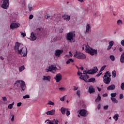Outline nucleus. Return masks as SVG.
<instances>
[{"mask_svg": "<svg viewBox=\"0 0 124 124\" xmlns=\"http://www.w3.org/2000/svg\"><path fill=\"white\" fill-rule=\"evenodd\" d=\"M88 92L89 93H95V89L93 88V86H90L88 89Z\"/></svg>", "mask_w": 124, "mask_h": 124, "instance_id": "14", "label": "nucleus"}, {"mask_svg": "<svg viewBox=\"0 0 124 124\" xmlns=\"http://www.w3.org/2000/svg\"><path fill=\"white\" fill-rule=\"evenodd\" d=\"M90 78V76L88 75V74L82 75L80 77H79V79H81V80H83L84 82L86 83H88L87 79Z\"/></svg>", "mask_w": 124, "mask_h": 124, "instance_id": "7", "label": "nucleus"}, {"mask_svg": "<svg viewBox=\"0 0 124 124\" xmlns=\"http://www.w3.org/2000/svg\"><path fill=\"white\" fill-rule=\"evenodd\" d=\"M51 121L52 122V124H58L59 123V121L56 119H54L53 120H51Z\"/></svg>", "mask_w": 124, "mask_h": 124, "instance_id": "35", "label": "nucleus"}, {"mask_svg": "<svg viewBox=\"0 0 124 124\" xmlns=\"http://www.w3.org/2000/svg\"><path fill=\"white\" fill-rule=\"evenodd\" d=\"M55 80H56V82L57 83H59L60 81L62 79V76L60 73H59L56 75V77H54Z\"/></svg>", "mask_w": 124, "mask_h": 124, "instance_id": "8", "label": "nucleus"}, {"mask_svg": "<svg viewBox=\"0 0 124 124\" xmlns=\"http://www.w3.org/2000/svg\"><path fill=\"white\" fill-rule=\"evenodd\" d=\"M66 116L68 117V116H69V115H70V111H69V110H67L66 111Z\"/></svg>", "mask_w": 124, "mask_h": 124, "instance_id": "46", "label": "nucleus"}, {"mask_svg": "<svg viewBox=\"0 0 124 124\" xmlns=\"http://www.w3.org/2000/svg\"><path fill=\"white\" fill-rule=\"evenodd\" d=\"M91 25H90V24H87L85 33H89V32H91Z\"/></svg>", "mask_w": 124, "mask_h": 124, "instance_id": "18", "label": "nucleus"}, {"mask_svg": "<svg viewBox=\"0 0 124 124\" xmlns=\"http://www.w3.org/2000/svg\"><path fill=\"white\" fill-rule=\"evenodd\" d=\"M19 27H20V24L19 23H15L13 22L10 25L11 29H17V28H19Z\"/></svg>", "mask_w": 124, "mask_h": 124, "instance_id": "11", "label": "nucleus"}, {"mask_svg": "<svg viewBox=\"0 0 124 124\" xmlns=\"http://www.w3.org/2000/svg\"><path fill=\"white\" fill-rule=\"evenodd\" d=\"M57 70V67H55L54 65H51L48 67V69H46V72H49V71H52V70Z\"/></svg>", "mask_w": 124, "mask_h": 124, "instance_id": "13", "label": "nucleus"}, {"mask_svg": "<svg viewBox=\"0 0 124 124\" xmlns=\"http://www.w3.org/2000/svg\"><path fill=\"white\" fill-rule=\"evenodd\" d=\"M102 74V73H99V74L96 75L97 77H99V76H100V75H101V74Z\"/></svg>", "mask_w": 124, "mask_h": 124, "instance_id": "61", "label": "nucleus"}, {"mask_svg": "<svg viewBox=\"0 0 124 124\" xmlns=\"http://www.w3.org/2000/svg\"><path fill=\"white\" fill-rule=\"evenodd\" d=\"M82 74L86 75V74H92V73L91 72V70H85L83 71V72Z\"/></svg>", "mask_w": 124, "mask_h": 124, "instance_id": "27", "label": "nucleus"}, {"mask_svg": "<svg viewBox=\"0 0 124 124\" xmlns=\"http://www.w3.org/2000/svg\"><path fill=\"white\" fill-rule=\"evenodd\" d=\"M50 17H51V16H49V15L45 16V18L46 19H48V18H50Z\"/></svg>", "mask_w": 124, "mask_h": 124, "instance_id": "58", "label": "nucleus"}, {"mask_svg": "<svg viewBox=\"0 0 124 124\" xmlns=\"http://www.w3.org/2000/svg\"><path fill=\"white\" fill-rule=\"evenodd\" d=\"M105 67H106V65H104V66H103L101 68V69H100V70L99 73H100L102 71H103V70H104V69H105Z\"/></svg>", "mask_w": 124, "mask_h": 124, "instance_id": "38", "label": "nucleus"}, {"mask_svg": "<svg viewBox=\"0 0 124 124\" xmlns=\"http://www.w3.org/2000/svg\"><path fill=\"white\" fill-rule=\"evenodd\" d=\"M28 9L29 10V11L31 12V10H32V7H31V5H28Z\"/></svg>", "mask_w": 124, "mask_h": 124, "instance_id": "45", "label": "nucleus"}, {"mask_svg": "<svg viewBox=\"0 0 124 124\" xmlns=\"http://www.w3.org/2000/svg\"><path fill=\"white\" fill-rule=\"evenodd\" d=\"M97 71H98V69L97 66H95L92 70H91V74L93 75L94 73H96Z\"/></svg>", "mask_w": 124, "mask_h": 124, "instance_id": "19", "label": "nucleus"}, {"mask_svg": "<svg viewBox=\"0 0 124 124\" xmlns=\"http://www.w3.org/2000/svg\"><path fill=\"white\" fill-rule=\"evenodd\" d=\"M63 20H66V21H69L70 20V16L64 15L63 16Z\"/></svg>", "mask_w": 124, "mask_h": 124, "instance_id": "23", "label": "nucleus"}, {"mask_svg": "<svg viewBox=\"0 0 124 124\" xmlns=\"http://www.w3.org/2000/svg\"><path fill=\"white\" fill-rule=\"evenodd\" d=\"M33 18V16L32 15H31L29 16L30 20H31Z\"/></svg>", "mask_w": 124, "mask_h": 124, "instance_id": "57", "label": "nucleus"}, {"mask_svg": "<svg viewBox=\"0 0 124 124\" xmlns=\"http://www.w3.org/2000/svg\"><path fill=\"white\" fill-rule=\"evenodd\" d=\"M101 108V104H99L98 105V106H97V109H98V110H99Z\"/></svg>", "mask_w": 124, "mask_h": 124, "instance_id": "55", "label": "nucleus"}, {"mask_svg": "<svg viewBox=\"0 0 124 124\" xmlns=\"http://www.w3.org/2000/svg\"><path fill=\"white\" fill-rule=\"evenodd\" d=\"M103 79V82L106 85H109V84H110V82H111V78H109L108 77H104Z\"/></svg>", "mask_w": 124, "mask_h": 124, "instance_id": "10", "label": "nucleus"}, {"mask_svg": "<svg viewBox=\"0 0 124 124\" xmlns=\"http://www.w3.org/2000/svg\"><path fill=\"white\" fill-rule=\"evenodd\" d=\"M76 35L75 31L70 32L67 33L66 36V40L71 43L75 42V37Z\"/></svg>", "mask_w": 124, "mask_h": 124, "instance_id": "2", "label": "nucleus"}, {"mask_svg": "<svg viewBox=\"0 0 124 124\" xmlns=\"http://www.w3.org/2000/svg\"><path fill=\"white\" fill-rule=\"evenodd\" d=\"M69 53L70 57H72L73 56V54H72V53H71V51H69Z\"/></svg>", "mask_w": 124, "mask_h": 124, "instance_id": "63", "label": "nucleus"}, {"mask_svg": "<svg viewBox=\"0 0 124 124\" xmlns=\"http://www.w3.org/2000/svg\"><path fill=\"white\" fill-rule=\"evenodd\" d=\"M113 119L115 121H118L119 120V114H115L113 117Z\"/></svg>", "mask_w": 124, "mask_h": 124, "instance_id": "32", "label": "nucleus"}, {"mask_svg": "<svg viewBox=\"0 0 124 124\" xmlns=\"http://www.w3.org/2000/svg\"><path fill=\"white\" fill-rule=\"evenodd\" d=\"M30 40H31V41H34V40H36V36H35L33 32H32L31 33Z\"/></svg>", "mask_w": 124, "mask_h": 124, "instance_id": "17", "label": "nucleus"}, {"mask_svg": "<svg viewBox=\"0 0 124 124\" xmlns=\"http://www.w3.org/2000/svg\"><path fill=\"white\" fill-rule=\"evenodd\" d=\"M109 59L112 61V62H114L116 60V58H115L114 55H110L109 56Z\"/></svg>", "mask_w": 124, "mask_h": 124, "instance_id": "30", "label": "nucleus"}, {"mask_svg": "<svg viewBox=\"0 0 124 124\" xmlns=\"http://www.w3.org/2000/svg\"><path fill=\"white\" fill-rule=\"evenodd\" d=\"M2 98L3 101H7V98L6 97H2Z\"/></svg>", "mask_w": 124, "mask_h": 124, "instance_id": "56", "label": "nucleus"}, {"mask_svg": "<svg viewBox=\"0 0 124 124\" xmlns=\"http://www.w3.org/2000/svg\"><path fill=\"white\" fill-rule=\"evenodd\" d=\"M9 6V0H5L3 1L1 7L4 9H7Z\"/></svg>", "mask_w": 124, "mask_h": 124, "instance_id": "6", "label": "nucleus"}, {"mask_svg": "<svg viewBox=\"0 0 124 124\" xmlns=\"http://www.w3.org/2000/svg\"><path fill=\"white\" fill-rule=\"evenodd\" d=\"M43 81H48V82H51V76H43Z\"/></svg>", "mask_w": 124, "mask_h": 124, "instance_id": "16", "label": "nucleus"}, {"mask_svg": "<svg viewBox=\"0 0 124 124\" xmlns=\"http://www.w3.org/2000/svg\"><path fill=\"white\" fill-rule=\"evenodd\" d=\"M59 90L60 91H61V92H63L64 91H65V88L64 87H61L59 88Z\"/></svg>", "mask_w": 124, "mask_h": 124, "instance_id": "44", "label": "nucleus"}, {"mask_svg": "<svg viewBox=\"0 0 124 124\" xmlns=\"http://www.w3.org/2000/svg\"><path fill=\"white\" fill-rule=\"evenodd\" d=\"M104 77H111V73L109 72V71H107L106 73H105Z\"/></svg>", "mask_w": 124, "mask_h": 124, "instance_id": "26", "label": "nucleus"}, {"mask_svg": "<svg viewBox=\"0 0 124 124\" xmlns=\"http://www.w3.org/2000/svg\"><path fill=\"white\" fill-rule=\"evenodd\" d=\"M110 96L112 98H114V97H116V96H117V93H111L110 94Z\"/></svg>", "mask_w": 124, "mask_h": 124, "instance_id": "34", "label": "nucleus"}, {"mask_svg": "<svg viewBox=\"0 0 124 124\" xmlns=\"http://www.w3.org/2000/svg\"><path fill=\"white\" fill-rule=\"evenodd\" d=\"M117 25H123V21H122V20H121V19H119V20H118L117 21Z\"/></svg>", "mask_w": 124, "mask_h": 124, "instance_id": "36", "label": "nucleus"}, {"mask_svg": "<svg viewBox=\"0 0 124 124\" xmlns=\"http://www.w3.org/2000/svg\"><path fill=\"white\" fill-rule=\"evenodd\" d=\"M24 99H26V98H30V95L26 94L25 96H23Z\"/></svg>", "mask_w": 124, "mask_h": 124, "instance_id": "43", "label": "nucleus"}, {"mask_svg": "<svg viewBox=\"0 0 124 124\" xmlns=\"http://www.w3.org/2000/svg\"><path fill=\"white\" fill-rule=\"evenodd\" d=\"M95 78H91L87 80V83H95Z\"/></svg>", "mask_w": 124, "mask_h": 124, "instance_id": "22", "label": "nucleus"}, {"mask_svg": "<svg viewBox=\"0 0 124 124\" xmlns=\"http://www.w3.org/2000/svg\"><path fill=\"white\" fill-rule=\"evenodd\" d=\"M100 100H101V96H100V95H99V94H98L97 97L95 100V102H99Z\"/></svg>", "mask_w": 124, "mask_h": 124, "instance_id": "25", "label": "nucleus"}, {"mask_svg": "<svg viewBox=\"0 0 124 124\" xmlns=\"http://www.w3.org/2000/svg\"><path fill=\"white\" fill-rule=\"evenodd\" d=\"M112 77L113 78H115V77H116L117 74H116V71L115 70L113 71L112 72Z\"/></svg>", "mask_w": 124, "mask_h": 124, "instance_id": "37", "label": "nucleus"}, {"mask_svg": "<svg viewBox=\"0 0 124 124\" xmlns=\"http://www.w3.org/2000/svg\"><path fill=\"white\" fill-rule=\"evenodd\" d=\"M15 103L13 102L12 104H10L8 105V109H12L13 108V106L14 105Z\"/></svg>", "mask_w": 124, "mask_h": 124, "instance_id": "31", "label": "nucleus"}, {"mask_svg": "<svg viewBox=\"0 0 124 124\" xmlns=\"http://www.w3.org/2000/svg\"><path fill=\"white\" fill-rule=\"evenodd\" d=\"M65 97V96H63V97H62V98H60V100L61 101H64Z\"/></svg>", "mask_w": 124, "mask_h": 124, "instance_id": "53", "label": "nucleus"}, {"mask_svg": "<svg viewBox=\"0 0 124 124\" xmlns=\"http://www.w3.org/2000/svg\"><path fill=\"white\" fill-rule=\"evenodd\" d=\"M124 49H123V48L122 47H120L119 48V51L120 52H123Z\"/></svg>", "mask_w": 124, "mask_h": 124, "instance_id": "64", "label": "nucleus"}, {"mask_svg": "<svg viewBox=\"0 0 124 124\" xmlns=\"http://www.w3.org/2000/svg\"><path fill=\"white\" fill-rule=\"evenodd\" d=\"M48 105H54L55 103L51 101H49L48 103H47Z\"/></svg>", "mask_w": 124, "mask_h": 124, "instance_id": "41", "label": "nucleus"}, {"mask_svg": "<svg viewBox=\"0 0 124 124\" xmlns=\"http://www.w3.org/2000/svg\"><path fill=\"white\" fill-rule=\"evenodd\" d=\"M121 88L122 90H124V83H121Z\"/></svg>", "mask_w": 124, "mask_h": 124, "instance_id": "48", "label": "nucleus"}, {"mask_svg": "<svg viewBox=\"0 0 124 124\" xmlns=\"http://www.w3.org/2000/svg\"><path fill=\"white\" fill-rule=\"evenodd\" d=\"M120 62L122 63L124 62V52H123L120 57Z\"/></svg>", "mask_w": 124, "mask_h": 124, "instance_id": "24", "label": "nucleus"}, {"mask_svg": "<svg viewBox=\"0 0 124 124\" xmlns=\"http://www.w3.org/2000/svg\"><path fill=\"white\" fill-rule=\"evenodd\" d=\"M74 91H77V90H78V87L74 86Z\"/></svg>", "mask_w": 124, "mask_h": 124, "instance_id": "62", "label": "nucleus"}, {"mask_svg": "<svg viewBox=\"0 0 124 124\" xmlns=\"http://www.w3.org/2000/svg\"><path fill=\"white\" fill-rule=\"evenodd\" d=\"M85 50L86 53L90 54L91 56H93V55H97V49H93L92 48H89L87 47V46H85Z\"/></svg>", "mask_w": 124, "mask_h": 124, "instance_id": "5", "label": "nucleus"}, {"mask_svg": "<svg viewBox=\"0 0 124 124\" xmlns=\"http://www.w3.org/2000/svg\"><path fill=\"white\" fill-rule=\"evenodd\" d=\"M10 118H12L11 122H14V115L10 114Z\"/></svg>", "mask_w": 124, "mask_h": 124, "instance_id": "40", "label": "nucleus"}, {"mask_svg": "<svg viewBox=\"0 0 124 124\" xmlns=\"http://www.w3.org/2000/svg\"><path fill=\"white\" fill-rule=\"evenodd\" d=\"M80 93L81 91H80V90H78L77 92V95H78V97H80Z\"/></svg>", "mask_w": 124, "mask_h": 124, "instance_id": "39", "label": "nucleus"}, {"mask_svg": "<svg viewBox=\"0 0 124 124\" xmlns=\"http://www.w3.org/2000/svg\"><path fill=\"white\" fill-rule=\"evenodd\" d=\"M103 97H106V96H108V94L105 93V94H103Z\"/></svg>", "mask_w": 124, "mask_h": 124, "instance_id": "60", "label": "nucleus"}, {"mask_svg": "<svg viewBox=\"0 0 124 124\" xmlns=\"http://www.w3.org/2000/svg\"><path fill=\"white\" fill-rule=\"evenodd\" d=\"M115 88H116V87L115 86V85L112 84V85H110L107 87V90L108 91H114V90H115Z\"/></svg>", "mask_w": 124, "mask_h": 124, "instance_id": "20", "label": "nucleus"}, {"mask_svg": "<svg viewBox=\"0 0 124 124\" xmlns=\"http://www.w3.org/2000/svg\"><path fill=\"white\" fill-rule=\"evenodd\" d=\"M18 69H19V72H22V71H23V70H24L25 69V66L22 65L19 67Z\"/></svg>", "mask_w": 124, "mask_h": 124, "instance_id": "28", "label": "nucleus"}, {"mask_svg": "<svg viewBox=\"0 0 124 124\" xmlns=\"http://www.w3.org/2000/svg\"><path fill=\"white\" fill-rule=\"evenodd\" d=\"M108 107H109L108 105L104 106V110H108Z\"/></svg>", "mask_w": 124, "mask_h": 124, "instance_id": "49", "label": "nucleus"}, {"mask_svg": "<svg viewBox=\"0 0 124 124\" xmlns=\"http://www.w3.org/2000/svg\"><path fill=\"white\" fill-rule=\"evenodd\" d=\"M79 114L80 116H81L82 117H86L87 116V110L82 109L80 111Z\"/></svg>", "mask_w": 124, "mask_h": 124, "instance_id": "12", "label": "nucleus"}, {"mask_svg": "<svg viewBox=\"0 0 124 124\" xmlns=\"http://www.w3.org/2000/svg\"><path fill=\"white\" fill-rule=\"evenodd\" d=\"M111 99L114 103H118V100H117V99L116 98H111Z\"/></svg>", "mask_w": 124, "mask_h": 124, "instance_id": "33", "label": "nucleus"}, {"mask_svg": "<svg viewBox=\"0 0 124 124\" xmlns=\"http://www.w3.org/2000/svg\"><path fill=\"white\" fill-rule=\"evenodd\" d=\"M15 85H16L17 87L20 85V88L21 89V92H25L26 89H27V86H26V83L23 80H17Z\"/></svg>", "mask_w": 124, "mask_h": 124, "instance_id": "3", "label": "nucleus"}, {"mask_svg": "<svg viewBox=\"0 0 124 124\" xmlns=\"http://www.w3.org/2000/svg\"><path fill=\"white\" fill-rule=\"evenodd\" d=\"M15 50L16 52H17L18 54H20L22 57H26L28 54V49L26 46H23L20 43L16 42L15 46Z\"/></svg>", "mask_w": 124, "mask_h": 124, "instance_id": "1", "label": "nucleus"}, {"mask_svg": "<svg viewBox=\"0 0 124 124\" xmlns=\"http://www.w3.org/2000/svg\"><path fill=\"white\" fill-rule=\"evenodd\" d=\"M114 45V41H111L109 42V46L111 47Z\"/></svg>", "mask_w": 124, "mask_h": 124, "instance_id": "42", "label": "nucleus"}, {"mask_svg": "<svg viewBox=\"0 0 124 124\" xmlns=\"http://www.w3.org/2000/svg\"><path fill=\"white\" fill-rule=\"evenodd\" d=\"M74 58H76V59H78L79 60H85L87 56L86 55L84 54V53L82 52H80L79 51H76L74 54Z\"/></svg>", "mask_w": 124, "mask_h": 124, "instance_id": "4", "label": "nucleus"}, {"mask_svg": "<svg viewBox=\"0 0 124 124\" xmlns=\"http://www.w3.org/2000/svg\"><path fill=\"white\" fill-rule=\"evenodd\" d=\"M55 113H56V110L52 109L50 111L46 112V114L47 115H50L51 116H54V115H55Z\"/></svg>", "mask_w": 124, "mask_h": 124, "instance_id": "15", "label": "nucleus"}, {"mask_svg": "<svg viewBox=\"0 0 124 124\" xmlns=\"http://www.w3.org/2000/svg\"><path fill=\"white\" fill-rule=\"evenodd\" d=\"M67 110H68V108L62 107L61 108V111L62 115H65V112H66V111H67Z\"/></svg>", "mask_w": 124, "mask_h": 124, "instance_id": "21", "label": "nucleus"}, {"mask_svg": "<svg viewBox=\"0 0 124 124\" xmlns=\"http://www.w3.org/2000/svg\"><path fill=\"white\" fill-rule=\"evenodd\" d=\"M70 62H74V60H73L72 59H69L67 62L66 64H69Z\"/></svg>", "mask_w": 124, "mask_h": 124, "instance_id": "29", "label": "nucleus"}, {"mask_svg": "<svg viewBox=\"0 0 124 124\" xmlns=\"http://www.w3.org/2000/svg\"><path fill=\"white\" fill-rule=\"evenodd\" d=\"M119 98L120 99H123V98H124V94H120L119 96Z\"/></svg>", "mask_w": 124, "mask_h": 124, "instance_id": "51", "label": "nucleus"}, {"mask_svg": "<svg viewBox=\"0 0 124 124\" xmlns=\"http://www.w3.org/2000/svg\"><path fill=\"white\" fill-rule=\"evenodd\" d=\"M63 53V50L61 49H56L55 51V56L57 57L58 58H60L61 57V55Z\"/></svg>", "mask_w": 124, "mask_h": 124, "instance_id": "9", "label": "nucleus"}, {"mask_svg": "<svg viewBox=\"0 0 124 124\" xmlns=\"http://www.w3.org/2000/svg\"><path fill=\"white\" fill-rule=\"evenodd\" d=\"M77 74H78V75L79 76H83V74L81 72H80V71H78V73H77Z\"/></svg>", "mask_w": 124, "mask_h": 124, "instance_id": "47", "label": "nucleus"}, {"mask_svg": "<svg viewBox=\"0 0 124 124\" xmlns=\"http://www.w3.org/2000/svg\"><path fill=\"white\" fill-rule=\"evenodd\" d=\"M20 33L21 35L23 36V37H25L26 35V33H24L23 32H20Z\"/></svg>", "mask_w": 124, "mask_h": 124, "instance_id": "50", "label": "nucleus"}, {"mask_svg": "<svg viewBox=\"0 0 124 124\" xmlns=\"http://www.w3.org/2000/svg\"><path fill=\"white\" fill-rule=\"evenodd\" d=\"M111 48H112V46H108L107 48L108 51H109V50H110Z\"/></svg>", "mask_w": 124, "mask_h": 124, "instance_id": "59", "label": "nucleus"}, {"mask_svg": "<svg viewBox=\"0 0 124 124\" xmlns=\"http://www.w3.org/2000/svg\"><path fill=\"white\" fill-rule=\"evenodd\" d=\"M22 106V102H19L17 104V107H20V106Z\"/></svg>", "mask_w": 124, "mask_h": 124, "instance_id": "54", "label": "nucleus"}, {"mask_svg": "<svg viewBox=\"0 0 124 124\" xmlns=\"http://www.w3.org/2000/svg\"><path fill=\"white\" fill-rule=\"evenodd\" d=\"M121 45H122V46H123V47H124V40H122L121 42Z\"/></svg>", "mask_w": 124, "mask_h": 124, "instance_id": "52", "label": "nucleus"}]
</instances>
